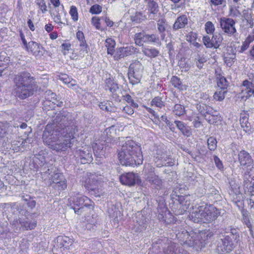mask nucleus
I'll return each instance as SVG.
<instances>
[{
  "label": "nucleus",
  "instance_id": "4d7b16f0",
  "mask_svg": "<svg viewBox=\"0 0 254 254\" xmlns=\"http://www.w3.org/2000/svg\"><path fill=\"white\" fill-rule=\"evenodd\" d=\"M69 14L71 17L72 19L74 21H77L78 19V14L77 8L75 6L72 5L70 6Z\"/></svg>",
  "mask_w": 254,
  "mask_h": 254
},
{
  "label": "nucleus",
  "instance_id": "4c0bfd02",
  "mask_svg": "<svg viewBox=\"0 0 254 254\" xmlns=\"http://www.w3.org/2000/svg\"><path fill=\"white\" fill-rule=\"evenodd\" d=\"M142 53L151 59L157 57L159 55V51L154 48L142 47Z\"/></svg>",
  "mask_w": 254,
  "mask_h": 254
},
{
  "label": "nucleus",
  "instance_id": "de8ad7c7",
  "mask_svg": "<svg viewBox=\"0 0 254 254\" xmlns=\"http://www.w3.org/2000/svg\"><path fill=\"white\" fill-rule=\"evenodd\" d=\"M157 21V28L159 33L161 34H163L164 36L165 34L164 33L165 32L166 28V26L167 25L166 23V20L165 18H159L158 20H156Z\"/></svg>",
  "mask_w": 254,
  "mask_h": 254
},
{
  "label": "nucleus",
  "instance_id": "a211bd4d",
  "mask_svg": "<svg viewBox=\"0 0 254 254\" xmlns=\"http://www.w3.org/2000/svg\"><path fill=\"white\" fill-rule=\"evenodd\" d=\"M223 210L217 209L213 205H209L206 208L204 207V220L205 222L209 223L216 219L218 217L221 215Z\"/></svg>",
  "mask_w": 254,
  "mask_h": 254
},
{
  "label": "nucleus",
  "instance_id": "a878e982",
  "mask_svg": "<svg viewBox=\"0 0 254 254\" xmlns=\"http://www.w3.org/2000/svg\"><path fill=\"white\" fill-rule=\"evenodd\" d=\"M204 207L203 206H200L193 211L190 215V219L194 223L205 222L204 220Z\"/></svg>",
  "mask_w": 254,
  "mask_h": 254
},
{
  "label": "nucleus",
  "instance_id": "9b49d317",
  "mask_svg": "<svg viewBox=\"0 0 254 254\" xmlns=\"http://www.w3.org/2000/svg\"><path fill=\"white\" fill-rule=\"evenodd\" d=\"M219 23L222 31L228 36H235L238 34L235 27L236 21L233 19L223 17L220 18Z\"/></svg>",
  "mask_w": 254,
  "mask_h": 254
},
{
  "label": "nucleus",
  "instance_id": "dca6fc26",
  "mask_svg": "<svg viewBox=\"0 0 254 254\" xmlns=\"http://www.w3.org/2000/svg\"><path fill=\"white\" fill-rule=\"evenodd\" d=\"M138 52L139 50L132 46L120 47L117 49L114 58L116 60H119L121 58L131 56Z\"/></svg>",
  "mask_w": 254,
  "mask_h": 254
},
{
  "label": "nucleus",
  "instance_id": "5701e85b",
  "mask_svg": "<svg viewBox=\"0 0 254 254\" xmlns=\"http://www.w3.org/2000/svg\"><path fill=\"white\" fill-rule=\"evenodd\" d=\"M213 235V232L210 230L201 231L198 234L197 239L199 241V242L198 245L195 246V247L201 249L205 247V245L208 243V240L210 239Z\"/></svg>",
  "mask_w": 254,
  "mask_h": 254
},
{
  "label": "nucleus",
  "instance_id": "338daca9",
  "mask_svg": "<svg viewBox=\"0 0 254 254\" xmlns=\"http://www.w3.org/2000/svg\"><path fill=\"white\" fill-rule=\"evenodd\" d=\"M241 13L240 11L238 10V8L235 7H231L229 9V16L232 17H236L240 16Z\"/></svg>",
  "mask_w": 254,
  "mask_h": 254
},
{
  "label": "nucleus",
  "instance_id": "f257e3e1",
  "mask_svg": "<svg viewBox=\"0 0 254 254\" xmlns=\"http://www.w3.org/2000/svg\"><path fill=\"white\" fill-rule=\"evenodd\" d=\"M70 132L58 131V128L47 130L48 126L44 131L43 140L49 148L57 152L64 151L71 147L75 138L74 128H70Z\"/></svg>",
  "mask_w": 254,
  "mask_h": 254
},
{
  "label": "nucleus",
  "instance_id": "79ce46f5",
  "mask_svg": "<svg viewBox=\"0 0 254 254\" xmlns=\"http://www.w3.org/2000/svg\"><path fill=\"white\" fill-rule=\"evenodd\" d=\"M19 196L23 201L26 202L27 206L30 209H33L35 207L36 202L31 198L30 195L22 193L19 194Z\"/></svg>",
  "mask_w": 254,
  "mask_h": 254
},
{
  "label": "nucleus",
  "instance_id": "c756f323",
  "mask_svg": "<svg viewBox=\"0 0 254 254\" xmlns=\"http://www.w3.org/2000/svg\"><path fill=\"white\" fill-rule=\"evenodd\" d=\"M188 19L187 16L183 14L177 17L173 25V29L176 31L179 29L184 28L188 25Z\"/></svg>",
  "mask_w": 254,
  "mask_h": 254
},
{
  "label": "nucleus",
  "instance_id": "f704fd0d",
  "mask_svg": "<svg viewBox=\"0 0 254 254\" xmlns=\"http://www.w3.org/2000/svg\"><path fill=\"white\" fill-rule=\"evenodd\" d=\"M215 75L217 81V85L220 89L227 90L228 86V82L225 77H224L220 73L215 71Z\"/></svg>",
  "mask_w": 254,
  "mask_h": 254
},
{
  "label": "nucleus",
  "instance_id": "1a4fd4ad",
  "mask_svg": "<svg viewBox=\"0 0 254 254\" xmlns=\"http://www.w3.org/2000/svg\"><path fill=\"white\" fill-rule=\"evenodd\" d=\"M74 156L77 163L83 164L90 163L93 161L92 148L85 146L76 148L74 152Z\"/></svg>",
  "mask_w": 254,
  "mask_h": 254
},
{
  "label": "nucleus",
  "instance_id": "052dcab7",
  "mask_svg": "<svg viewBox=\"0 0 254 254\" xmlns=\"http://www.w3.org/2000/svg\"><path fill=\"white\" fill-rule=\"evenodd\" d=\"M103 21L102 17H93L91 19L92 24L95 26L97 29H101L100 24L101 22Z\"/></svg>",
  "mask_w": 254,
  "mask_h": 254
},
{
  "label": "nucleus",
  "instance_id": "a19ab883",
  "mask_svg": "<svg viewBox=\"0 0 254 254\" xmlns=\"http://www.w3.org/2000/svg\"><path fill=\"white\" fill-rule=\"evenodd\" d=\"M178 245L171 243L167 248L164 249V254H183L178 250Z\"/></svg>",
  "mask_w": 254,
  "mask_h": 254
},
{
  "label": "nucleus",
  "instance_id": "603ef678",
  "mask_svg": "<svg viewBox=\"0 0 254 254\" xmlns=\"http://www.w3.org/2000/svg\"><path fill=\"white\" fill-rule=\"evenodd\" d=\"M208 148L210 151H214L217 148V140L213 136L209 137L207 140Z\"/></svg>",
  "mask_w": 254,
  "mask_h": 254
},
{
  "label": "nucleus",
  "instance_id": "ddd939ff",
  "mask_svg": "<svg viewBox=\"0 0 254 254\" xmlns=\"http://www.w3.org/2000/svg\"><path fill=\"white\" fill-rule=\"evenodd\" d=\"M134 40L136 45L143 46V43H157L159 41V37L154 34H147L146 33L139 32L134 35Z\"/></svg>",
  "mask_w": 254,
  "mask_h": 254
},
{
  "label": "nucleus",
  "instance_id": "e433bc0d",
  "mask_svg": "<svg viewBox=\"0 0 254 254\" xmlns=\"http://www.w3.org/2000/svg\"><path fill=\"white\" fill-rule=\"evenodd\" d=\"M148 19V16L141 11H137L130 16V20L132 22L140 23Z\"/></svg>",
  "mask_w": 254,
  "mask_h": 254
},
{
  "label": "nucleus",
  "instance_id": "09e8293b",
  "mask_svg": "<svg viewBox=\"0 0 254 254\" xmlns=\"http://www.w3.org/2000/svg\"><path fill=\"white\" fill-rule=\"evenodd\" d=\"M171 82L174 87L179 89L180 90H184V85H183L182 81L178 77L173 76L171 79Z\"/></svg>",
  "mask_w": 254,
  "mask_h": 254
},
{
  "label": "nucleus",
  "instance_id": "e2e57ef3",
  "mask_svg": "<svg viewBox=\"0 0 254 254\" xmlns=\"http://www.w3.org/2000/svg\"><path fill=\"white\" fill-rule=\"evenodd\" d=\"M7 123H0V139L6 135Z\"/></svg>",
  "mask_w": 254,
  "mask_h": 254
},
{
  "label": "nucleus",
  "instance_id": "4468645a",
  "mask_svg": "<svg viewBox=\"0 0 254 254\" xmlns=\"http://www.w3.org/2000/svg\"><path fill=\"white\" fill-rule=\"evenodd\" d=\"M105 90H109L111 95L115 101L120 102L121 90L119 84L111 78H107L105 81Z\"/></svg>",
  "mask_w": 254,
  "mask_h": 254
},
{
  "label": "nucleus",
  "instance_id": "cd10ccee",
  "mask_svg": "<svg viewBox=\"0 0 254 254\" xmlns=\"http://www.w3.org/2000/svg\"><path fill=\"white\" fill-rule=\"evenodd\" d=\"M146 180L150 183L152 187L157 190H159L162 186V181L154 172H150L145 177Z\"/></svg>",
  "mask_w": 254,
  "mask_h": 254
},
{
  "label": "nucleus",
  "instance_id": "c9c22d12",
  "mask_svg": "<svg viewBox=\"0 0 254 254\" xmlns=\"http://www.w3.org/2000/svg\"><path fill=\"white\" fill-rule=\"evenodd\" d=\"M196 108L199 113L204 118L207 116V115L212 114L213 110L212 107L205 104H197Z\"/></svg>",
  "mask_w": 254,
  "mask_h": 254
},
{
  "label": "nucleus",
  "instance_id": "412c9836",
  "mask_svg": "<svg viewBox=\"0 0 254 254\" xmlns=\"http://www.w3.org/2000/svg\"><path fill=\"white\" fill-rule=\"evenodd\" d=\"M110 147L105 141L103 142L95 143L92 148L95 156L102 158L105 156L106 153H108L110 150Z\"/></svg>",
  "mask_w": 254,
  "mask_h": 254
},
{
  "label": "nucleus",
  "instance_id": "7ed1b4c3",
  "mask_svg": "<svg viewBox=\"0 0 254 254\" xmlns=\"http://www.w3.org/2000/svg\"><path fill=\"white\" fill-rule=\"evenodd\" d=\"M118 158L121 164L125 166L140 165L143 160L140 146L132 140H127L122 145Z\"/></svg>",
  "mask_w": 254,
  "mask_h": 254
},
{
  "label": "nucleus",
  "instance_id": "72a5a7b5",
  "mask_svg": "<svg viewBox=\"0 0 254 254\" xmlns=\"http://www.w3.org/2000/svg\"><path fill=\"white\" fill-rule=\"evenodd\" d=\"M243 85L246 87V100L252 96L254 97V84L248 80H245L243 82Z\"/></svg>",
  "mask_w": 254,
  "mask_h": 254
},
{
  "label": "nucleus",
  "instance_id": "a18cd8bd",
  "mask_svg": "<svg viewBox=\"0 0 254 254\" xmlns=\"http://www.w3.org/2000/svg\"><path fill=\"white\" fill-rule=\"evenodd\" d=\"M223 40V38L220 33H216L215 34H213L212 37H211L213 48L215 49L219 48Z\"/></svg>",
  "mask_w": 254,
  "mask_h": 254
},
{
  "label": "nucleus",
  "instance_id": "39448f33",
  "mask_svg": "<svg viewBox=\"0 0 254 254\" xmlns=\"http://www.w3.org/2000/svg\"><path fill=\"white\" fill-rule=\"evenodd\" d=\"M56 126L54 128H58V131L64 132H70V128H74V133H76L77 129L74 122L72 115L66 112L63 111L59 114L54 120Z\"/></svg>",
  "mask_w": 254,
  "mask_h": 254
},
{
  "label": "nucleus",
  "instance_id": "0eeeda50",
  "mask_svg": "<svg viewBox=\"0 0 254 254\" xmlns=\"http://www.w3.org/2000/svg\"><path fill=\"white\" fill-rule=\"evenodd\" d=\"M173 202V209L176 215H180L186 212L189 207L191 201L189 195H182L180 190L174 191L171 195Z\"/></svg>",
  "mask_w": 254,
  "mask_h": 254
},
{
  "label": "nucleus",
  "instance_id": "58836bf2",
  "mask_svg": "<svg viewBox=\"0 0 254 254\" xmlns=\"http://www.w3.org/2000/svg\"><path fill=\"white\" fill-rule=\"evenodd\" d=\"M147 227V224L146 221H145V219L142 218L139 219L137 218L136 220V222L134 224V227L133 228V230L135 232H141L145 230Z\"/></svg>",
  "mask_w": 254,
  "mask_h": 254
},
{
  "label": "nucleus",
  "instance_id": "bb28decb",
  "mask_svg": "<svg viewBox=\"0 0 254 254\" xmlns=\"http://www.w3.org/2000/svg\"><path fill=\"white\" fill-rule=\"evenodd\" d=\"M229 236V240L235 244L240 241V231L239 229L232 227V226L226 228L224 229V235L223 237Z\"/></svg>",
  "mask_w": 254,
  "mask_h": 254
},
{
  "label": "nucleus",
  "instance_id": "774afa93",
  "mask_svg": "<svg viewBox=\"0 0 254 254\" xmlns=\"http://www.w3.org/2000/svg\"><path fill=\"white\" fill-rule=\"evenodd\" d=\"M102 11V7L98 4L92 5L89 10V12L92 14H98Z\"/></svg>",
  "mask_w": 254,
  "mask_h": 254
},
{
  "label": "nucleus",
  "instance_id": "9d476101",
  "mask_svg": "<svg viewBox=\"0 0 254 254\" xmlns=\"http://www.w3.org/2000/svg\"><path fill=\"white\" fill-rule=\"evenodd\" d=\"M154 160L157 167L162 166H172L175 161L170 155L162 150L158 149L154 156Z\"/></svg>",
  "mask_w": 254,
  "mask_h": 254
},
{
  "label": "nucleus",
  "instance_id": "423d86ee",
  "mask_svg": "<svg viewBox=\"0 0 254 254\" xmlns=\"http://www.w3.org/2000/svg\"><path fill=\"white\" fill-rule=\"evenodd\" d=\"M102 178L101 176L90 174L82 181V185L85 188L88 193L95 197L101 196L103 192L101 187Z\"/></svg>",
  "mask_w": 254,
  "mask_h": 254
},
{
  "label": "nucleus",
  "instance_id": "c85d7f7f",
  "mask_svg": "<svg viewBox=\"0 0 254 254\" xmlns=\"http://www.w3.org/2000/svg\"><path fill=\"white\" fill-rule=\"evenodd\" d=\"M249 114L248 113L244 112L240 115V124L244 130L248 133L252 132L251 124L249 122Z\"/></svg>",
  "mask_w": 254,
  "mask_h": 254
},
{
  "label": "nucleus",
  "instance_id": "473e14b6",
  "mask_svg": "<svg viewBox=\"0 0 254 254\" xmlns=\"http://www.w3.org/2000/svg\"><path fill=\"white\" fill-rule=\"evenodd\" d=\"M76 38L79 42V46L81 48V50L85 53H87L89 47L85 40L83 33L82 31H78L76 33Z\"/></svg>",
  "mask_w": 254,
  "mask_h": 254
},
{
  "label": "nucleus",
  "instance_id": "13d9d810",
  "mask_svg": "<svg viewBox=\"0 0 254 254\" xmlns=\"http://www.w3.org/2000/svg\"><path fill=\"white\" fill-rule=\"evenodd\" d=\"M205 30L208 34H212L215 30V26L211 21H207L205 24Z\"/></svg>",
  "mask_w": 254,
  "mask_h": 254
},
{
  "label": "nucleus",
  "instance_id": "69168bd1",
  "mask_svg": "<svg viewBox=\"0 0 254 254\" xmlns=\"http://www.w3.org/2000/svg\"><path fill=\"white\" fill-rule=\"evenodd\" d=\"M202 41L204 45L207 48H213V45L212 44V41L211 38L209 36H204L203 37Z\"/></svg>",
  "mask_w": 254,
  "mask_h": 254
},
{
  "label": "nucleus",
  "instance_id": "20e7f679",
  "mask_svg": "<svg viewBox=\"0 0 254 254\" xmlns=\"http://www.w3.org/2000/svg\"><path fill=\"white\" fill-rule=\"evenodd\" d=\"M68 202L74 212L77 214H81L85 208L92 209L94 202L85 195L74 193L68 198Z\"/></svg>",
  "mask_w": 254,
  "mask_h": 254
},
{
  "label": "nucleus",
  "instance_id": "2eb2a0df",
  "mask_svg": "<svg viewBox=\"0 0 254 254\" xmlns=\"http://www.w3.org/2000/svg\"><path fill=\"white\" fill-rule=\"evenodd\" d=\"M120 180L122 184L128 186H133L141 182L137 174L130 172L121 175Z\"/></svg>",
  "mask_w": 254,
  "mask_h": 254
},
{
  "label": "nucleus",
  "instance_id": "6e6552de",
  "mask_svg": "<svg viewBox=\"0 0 254 254\" xmlns=\"http://www.w3.org/2000/svg\"><path fill=\"white\" fill-rule=\"evenodd\" d=\"M143 66L140 62L135 60L130 64L128 69V76L130 83L135 84L139 83L142 78Z\"/></svg>",
  "mask_w": 254,
  "mask_h": 254
},
{
  "label": "nucleus",
  "instance_id": "f03ea898",
  "mask_svg": "<svg viewBox=\"0 0 254 254\" xmlns=\"http://www.w3.org/2000/svg\"><path fill=\"white\" fill-rule=\"evenodd\" d=\"M13 93L21 100L33 95L38 89L36 78L28 71H22L13 78Z\"/></svg>",
  "mask_w": 254,
  "mask_h": 254
},
{
  "label": "nucleus",
  "instance_id": "8fccbe9b",
  "mask_svg": "<svg viewBox=\"0 0 254 254\" xmlns=\"http://www.w3.org/2000/svg\"><path fill=\"white\" fill-rule=\"evenodd\" d=\"M227 93V90L219 89L218 90L215 92L213 95V98L217 101H222L224 99L225 95Z\"/></svg>",
  "mask_w": 254,
  "mask_h": 254
},
{
  "label": "nucleus",
  "instance_id": "aec40b11",
  "mask_svg": "<svg viewBox=\"0 0 254 254\" xmlns=\"http://www.w3.org/2000/svg\"><path fill=\"white\" fill-rule=\"evenodd\" d=\"M148 19L157 20L161 17L158 3L155 1L146 4Z\"/></svg>",
  "mask_w": 254,
  "mask_h": 254
},
{
  "label": "nucleus",
  "instance_id": "6e6d98bb",
  "mask_svg": "<svg viewBox=\"0 0 254 254\" xmlns=\"http://www.w3.org/2000/svg\"><path fill=\"white\" fill-rule=\"evenodd\" d=\"M123 97L124 99L125 100L127 101V102L129 104L128 106H130L132 107H133L134 108H138V104L134 101V100L132 98V97L130 95L127 94L125 96H123Z\"/></svg>",
  "mask_w": 254,
  "mask_h": 254
},
{
  "label": "nucleus",
  "instance_id": "37998d69",
  "mask_svg": "<svg viewBox=\"0 0 254 254\" xmlns=\"http://www.w3.org/2000/svg\"><path fill=\"white\" fill-rule=\"evenodd\" d=\"M116 42L112 38H107L105 40V46L107 48V54L113 55L115 53Z\"/></svg>",
  "mask_w": 254,
  "mask_h": 254
},
{
  "label": "nucleus",
  "instance_id": "7c9ffc66",
  "mask_svg": "<svg viewBox=\"0 0 254 254\" xmlns=\"http://www.w3.org/2000/svg\"><path fill=\"white\" fill-rule=\"evenodd\" d=\"M174 123L184 136L189 137L192 134L191 128L183 122L176 120Z\"/></svg>",
  "mask_w": 254,
  "mask_h": 254
},
{
  "label": "nucleus",
  "instance_id": "b1692460",
  "mask_svg": "<svg viewBox=\"0 0 254 254\" xmlns=\"http://www.w3.org/2000/svg\"><path fill=\"white\" fill-rule=\"evenodd\" d=\"M238 160L242 167H249L253 165V159L250 154L245 150H241L238 154Z\"/></svg>",
  "mask_w": 254,
  "mask_h": 254
},
{
  "label": "nucleus",
  "instance_id": "49530a36",
  "mask_svg": "<svg viewBox=\"0 0 254 254\" xmlns=\"http://www.w3.org/2000/svg\"><path fill=\"white\" fill-rule=\"evenodd\" d=\"M244 189L248 195L254 193V182H253V179L248 182L245 181V183H244Z\"/></svg>",
  "mask_w": 254,
  "mask_h": 254
},
{
  "label": "nucleus",
  "instance_id": "f3484780",
  "mask_svg": "<svg viewBox=\"0 0 254 254\" xmlns=\"http://www.w3.org/2000/svg\"><path fill=\"white\" fill-rule=\"evenodd\" d=\"M234 248V243L229 240V236H225L221 239L217 245V251L220 254H226L230 252Z\"/></svg>",
  "mask_w": 254,
  "mask_h": 254
},
{
  "label": "nucleus",
  "instance_id": "393cba45",
  "mask_svg": "<svg viewBox=\"0 0 254 254\" xmlns=\"http://www.w3.org/2000/svg\"><path fill=\"white\" fill-rule=\"evenodd\" d=\"M57 246L64 250H70L73 248V241L65 236H59L57 237Z\"/></svg>",
  "mask_w": 254,
  "mask_h": 254
},
{
  "label": "nucleus",
  "instance_id": "bf43d9fd",
  "mask_svg": "<svg viewBox=\"0 0 254 254\" xmlns=\"http://www.w3.org/2000/svg\"><path fill=\"white\" fill-rule=\"evenodd\" d=\"M243 221L244 223L246 224V225L249 228V230L250 231L251 234L252 235L253 230L252 229V224L249 220V218L248 217V215L247 213H243Z\"/></svg>",
  "mask_w": 254,
  "mask_h": 254
},
{
  "label": "nucleus",
  "instance_id": "6ab92c4d",
  "mask_svg": "<svg viewBox=\"0 0 254 254\" xmlns=\"http://www.w3.org/2000/svg\"><path fill=\"white\" fill-rule=\"evenodd\" d=\"M50 185L55 189L59 190H64L66 188V180L62 174L55 173L52 176L50 179Z\"/></svg>",
  "mask_w": 254,
  "mask_h": 254
},
{
  "label": "nucleus",
  "instance_id": "3c124183",
  "mask_svg": "<svg viewBox=\"0 0 254 254\" xmlns=\"http://www.w3.org/2000/svg\"><path fill=\"white\" fill-rule=\"evenodd\" d=\"M173 112L178 116L183 115L185 113V107L181 104H176L174 107Z\"/></svg>",
  "mask_w": 254,
  "mask_h": 254
},
{
  "label": "nucleus",
  "instance_id": "680f3d73",
  "mask_svg": "<svg viewBox=\"0 0 254 254\" xmlns=\"http://www.w3.org/2000/svg\"><path fill=\"white\" fill-rule=\"evenodd\" d=\"M36 2L43 13L47 11V5L44 0H36Z\"/></svg>",
  "mask_w": 254,
  "mask_h": 254
},
{
  "label": "nucleus",
  "instance_id": "c03bdc74",
  "mask_svg": "<svg viewBox=\"0 0 254 254\" xmlns=\"http://www.w3.org/2000/svg\"><path fill=\"white\" fill-rule=\"evenodd\" d=\"M194 61L197 67L201 69L203 68L204 64L207 61V59L206 57L204 55L198 54L195 56Z\"/></svg>",
  "mask_w": 254,
  "mask_h": 254
},
{
  "label": "nucleus",
  "instance_id": "864d4df0",
  "mask_svg": "<svg viewBox=\"0 0 254 254\" xmlns=\"http://www.w3.org/2000/svg\"><path fill=\"white\" fill-rule=\"evenodd\" d=\"M151 104L152 106H155L159 108L165 107V104L162 101V98L159 96L154 97L151 101Z\"/></svg>",
  "mask_w": 254,
  "mask_h": 254
},
{
  "label": "nucleus",
  "instance_id": "f8f14e48",
  "mask_svg": "<svg viewBox=\"0 0 254 254\" xmlns=\"http://www.w3.org/2000/svg\"><path fill=\"white\" fill-rule=\"evenodd\" d=\"M177 236L184 243L190 247H195L198 245L199 241L197 240L198 234L191 230L189 232L184 230L181 233H178Z\"/></svg>",
  "mask_w": 254,
  "mask_h": 254
},
{
  "label": "nucleus",
  "instance_id": "ea45409f",
  "mask_svg": "<svg viewBox=\"0 0 254 254\" xmlns=\"http://www.w3.org/2000/svg\"><path fill=\"white\" fill-rule=\"evenodd\" d=\"M20 224L22 227H23L25 230H32L36 226V222L35 221H30L27 218H22V219L20 220Z\"/></svg>",
  "mask_w": 254,
  "mask_h": 254
},
{
  "label": "nucleus",
  "instance_id": "5fc2aeb1",
  "mask_svg": "<svg viewBox=\"0 0 254 254\" xmlns=\"http://www.w3.org/2000/svg\"><path fill=\"white\" fill-rule=\"evenodd\" d=\"M7 130L6 134L8 133L12 134H16L18 131V126L17 124H15L14 125H9L7 124Z\"/></svg>",
  "mask_w": 254,
  "mask_h": 254
},
{
  "label": "nucleus",
  "instance_id": "2f4dec72",
  "mask_svg": "<svg viewBox=\"0 0 254 254\" xmlns=\"http://www.w3.org/2000/svg\"><path fill=\"white\" fill-rule=\"evenodd\" d=\"M30 139L27 138L24 139L22 138L18 137L17 140H13L11 142V147L14 151H19L20 148H23L25 146L26 143H30Z\"/></svg>",
  "mask_w": 254,
  "mask_h": 254
},
{
  "label": "nucleus",
  "instance_id": "4be33fe9",
  "mask_svg": "<svg viewBox=\"0 0 254 254\" xmlns=\"http://www.w3.org/2000/svg\"><path fill=\"white\" fill-rule=\"evenodd\" d=\"M26 50L32 54L36 58H41L44 54V48L40 43L34 41H30Z\"/></svg>",
  "mask_w": 254,
  "mask_h": 254
},
{
  "label": "nucleus",
  "instance_id": "0e129e2a",
  "mask_svg": "<svg viewBox=\"0 0 254 254\" xmlns=\"http://www.w3.org/2000/svg\"><path fill=\"white\" fill-rule=\"evenodd\" d=\"M218 116L211 114H208V116L205 117V120L207 122L212 125H214L217 123Z\"/></svg>",
  "mask_w": 254,
  "mask_h": 254
}]
</instances>
